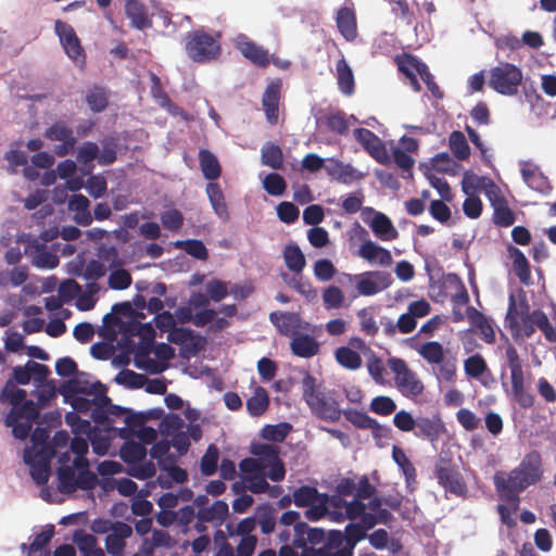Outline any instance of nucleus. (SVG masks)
Here are the masks:
<instances>
[{"mask_svg": "<svg viewBox=\"0 0 556 556\" xmlns=\"http://www.w3.org/2000/svg\"><path fill=\"white\" fill-rule=\"evenodd\" d=\"M268 393L262 387H257L254 391V394L247 401V409L249 414L253 417H258L263 415L268 408Z\"/></svg>", "mask_w": 556, "mask_h": 556, "instance_id": "39", "label": "nucleus"}, {"mask_svg": "<svg viewBox=\"0 0 556 556\" xmlns=\"http://www.w3.org/2000/svg\"><path fill=\"white\" fill-rule=\"evenodd\" d=\"M507 251L509 256L513 258V268L516 276L521 283L529 285L531 280V267L526 255L521 250L514 245H509Z\"/></svg>", "mask_w": 556, "mask_h": 556, "instance_id": "28", "label": "nucleus"}, {"mask_svg": "<svg viewBox=\"0 0 556 556\" xmlns=\"http://www.w3.org/2000/svg\"><path fill=\"white\" fill-rule=\"evenodd\" d=\"M268 464L264 460L247 457L239 463V469L241 472V479L243 482L252 480L255 477L266 472Z\"/></svg>", "mask_w": 556, "mask_h": 556, "instance_id": "40", "label": "nucleus"}, {"mask_svg": "<svg viewBox=\"0 0 556 556\" xmlns=\"http://www.w3.org/2000/svg\"><path fill=\"white\" fill-rule=\"evenodd\" d=\"M327 128L337 135H346L349 131V121L346 114L342 111L329 113L325 118Z\"/></svg>", "mask_w": 556, "mask_h": 556, "instance_id": "56", "label": "nucleus"}, {"mask_svg": "<svg viewBox=\"0 0 556 556\" xmlns=\"http://www.w3.org/2000/svg\"><path fill=\"white\" fill-rule=\"evenodd\" d=\"M354 137L358 143L379 163H387L389 156L381 139L367 128H356Z\"/></svg>", "mask_w": 556, "mask_h": 556, "instance_id": "14", "label": "nucleus"}, {"mask_svg": "<svg viewBox=\"0 0 556 556\" xmlns=\"http://www.w3.org/2000/svg\"><path fill=\"white\" fill-rule=\"evenodd\" d=\"M219 452L215 444H210L200 462V469L203 476H212L218 466Z\"/></svg>", "mask_w": 556, "mask_h": 556, "instance_id": "54", "label": "nucleus"}, {"mask_svg": "<svg viewBox=\"0 0 556 556\" xmlns=\"http://www.w3.org/2000/svg\"><path fill=\"white\" fill-rule=\"evenodd\" d=\"M175 247L182 249L187 254L195 257L197 260L205 261L208 257L206 247L202 241L197 239L176 241Z\"/></svg>", "mask_w": 556, "mask_h": 556, "instance_id": "53", "label": "nucleus"}, {"mask_svg": "<svg viewBox=\"0 0 556 556\" xmlns=\"http://www.w3.org/2000/svg\"><path fill=\"white\" fill-rule=\"evenodd\" d=\"M283 258L289 270L300 274L305 265V256L296 244H288L283 250Z\"/></svg>", "mask_w": 556, "mask_h": 556, "instance_id": "41", "label": "nucleus"}, {"mask_svg": "<svg viewBox=\"0 0 556 556\" xmlns=\"http://www.w3.org/2000/svg\"><path fill=\"white\" fill-rule=\"evenodd\" d=\"M417 353L428 363L434 365L442 363L445 357L443 345L438 341H428L415 348Z\"/></svg>", "mask_w": 556, "mask_h": 556, "instance_id": "35", "label": "nucleus"}, {"mask_svg": "<svg viewBox=\"0 0 556 556\" xmlns=\"http://www.w3.org/2000/svg\"><path fill=\"white\" fill-rule=\"evenodd\" d=\"M358 255L370 263L376 262L381 266H390L392 263L390 251L376 244L371 240L362 243Z\"/></svg>", "mask_w": 556, "mask_h": 556, "instance_id": "23", "label": "nucleus"}, {"mask_svg": "<svg viewBox=\"0 0 556 556\" xmlns=\"http://www.w3.org/2000/svg\"><path fill=\"white\" fill-rule=\"evenodd\" d=\"M434 473L440 485L445 491L451 492L455 495L465 494L467 488L466 484L453 462L448 458H439L435 463Z\"/></svg>", "mask_w": 556, "mask_h": 556, "instance_id": "9", "label": "nucleus"}, {"mask_svg": "<svg viewBox=\"0 0 556 556\" xmlns=\"http://www.w3.org/2000/svg\"><path fill=\"white\" fill-rule=\"evenodd\" d=\"M146 455V447L135 441L126 442L121 448V457L128 465L144 460Z\"/></svg>", "mask_w": 556, "mask_h": 556, "instance_id": "49", "label": "nucleus"}, {"mask_svg": "<svg viewBox=\"0 0 556 556\" xmlns=\"http://www.w3.org/2000/svg\"><path fill=\"white\" fill-rule=\"evenodd\" d=\"M75 542L84 556H105L103 549L98 546L97 539L92 534L83 533L75 538Z\"/></svg>", "mask_w": 556, "mask_h": 556, "instance_id": "55", "label": "nucleus"}, {"mask_svg": "<svg viewBox=\"0 0 556 556\" xmlns=\"http://www.w3.org/2000/svg\"><path fill=\"white\" fill-rule=\"evenodd\" d=\"M374 307H363L357 311L359 330L367 337H375L379 331V325L376 320Z\"/></svg>", "mask_w": 556, "mask_h": 556, "instance_id": "43", "label": "nucleus"}, {"mask_svg": "<svg viewBox=\"0 0 556 556\" xmlns=\"http://www.w3.org/2000/svg\"><path fill=\"white\" fill-rule=\"evenodd\" d=\"M448 147L453 155L459 161H465L470 155V147L465 135L459 130L451 132L448 137Z\"/></svg>", "mask_w": 556, "mask_h": 556, "instance_id": "44", "label": "nucleus"}, {"mask_svg": "<svg viewBox=\"0 0 556 556\" xmlns=\"http://www.w3.org/2000/svg\"><path fill=\"white\" fill-rule=\"evenodd\" d=\"M105 389H102L99 394L94 395V408L91 413V418L97 424H104L109 419L108 405L111 399L105 394Z\"/></svg>", "mask_w": 556, "mask_h": 556, "instance_id": "57", "label": "nucleus"}, {"mask_svg": "<svg viewBox=\"0 0 556 556\" xmlns=\"http://www.w3.org/2000/svg\"><path fill=\"white\" fill-rule=\"evenodd\" d=\"M33 264L39 268H54L59 265V257L43 244H37Z\"/></svg>", "mask_w": 556, "mask_h": 556, "instance_id": "58", "label": "nucleus"}, {"mask_svg": "<svg viewBox=\"0 0 556 556\" xmlns=\"http://www.w3.org/2000/svg\"><path fill=\"white\" fill-rule=\"evenodd\" d=\"M270 323L276 327L277 331L286 337H294L301 329H306L308 324L303 326L301 316L298 313L290 312H271L269 314Z\"/></svg>", "mask_w": 556, "mask_h": 556, "instance_id": "16", "label": "nucleus"}, {"mask_svg": "<svg viewBox=\"0 0 556 556\" xmlns=\"http://www.w3.org/2000/svg\"><path fill=\"white\" fill-rule=\"evenodd\" d=\"M295 533L298 538L294 540V544L298 547L307 548L306 542L312 544V547L315 545L321 544L326 542L327 535L326 532L320 528H309L305 522H299L295 525Z\"/></svg>", "mask_w": 556, "mask_h": 556, "instance_id": "21", "label": "nucleus"}, {"mask_svg": "<svg viewBox=\"0 0 556 556\" xmlns=\"http://www.w3.org/2000/svg\"><path fill=\"white\" fill-rule=\"evenodd\" d=\"M86 102L92 112H103L109 104V94L106 89L97 85L92 86L86 92Z\"/></svg>", "mask_w": 556, "mask_h": 556, "instance_id": "36", "label": "nucleus"}, {"mask_svg": "<svg viewBox=\"0 0 556 556\" xmlns=\"http://www.w3.org/2000/svg\"><path fill=\"white\" fill-rule=\"evenodd\" d=\"M511 390L515 401L522 408H530L534 403V397L525 388V378L511 380Z\"/></svg>", "mask_w": 556, "mask_h": 556, "instance_id": "59", "label": "nucleus"}, {"mask_svg": "<svg viewBox=\"0 0 556 556\" xmlns=\"http://www.w3.org/2000/svg\"><path fill=\"white\" fill-rule=\"evenodd\" d=\"M323 494L315 486L302 485L293 492V503L298 507H307L314 504Z\"/></svg>", "mask_w": 556, "mask_h": 556, "instance_id": "52", "label": "nucleus"}, {"mask_svg": "<svg viewBox=\"0 0 556 556\" xmlns=\"http://www.w3.org/2000/svg\"><path fill=\"white\" fill-rule=\"evenodd\" d=\"M132 533V529L129 525L115 521L111 525V532L105 538V548L112 556H122L125 548V540Z\"/></svg>", "mask_w": 556, "mask_h": 556, "instance_id": "18", "label": "nucleus"}, {"mask_svg": "<svg viewBox=\"0 0 556 556\" xmlns=\"http://www.w3.org/2000/svg\"><path fill=\"white\" fill-rule=\"evenodd\" d=\"M105 389L100 381L90 383L88 375L86 372H78L67 381L63 382L60 392L64 396H74L76 394H98V390Z\"/></svg>", "mask_w": 556, "mask_h": 556, "instance_id": "15", "label": "nucleus"}, {"mask_svg": "<svg viewBox=\"0 0 556 556\" xmlns=\"http://www.w3.org/2000/svg\"><path fill=\"white\" fill-rule=\"evenodd\" d=\"M185 50L193 62H211L220 54V43L204 30H193L186 35Z\"/></svg>", "mask_w": 556, "mask_h": 556, "instance_id": "4", "label": "nucleus"}, {"mask_svg": "<svg viewBox=\"0 0 556 556\" xmlns=\"http://www.w3.org/2000/svg\"><path fill=\"white\" fill-rule=\"evenodd\" d=\"M370 212L374 213L369 223L372 232L383 241L395 240L399 237V231L394 228L391 219L381 212H375L371 208Z\"/></svg>", "mask_w": 556, "mask_h": 556, "instance_id": "24", "label": "nucleus"}, {"mask_svg": "<svg viewBox=\"0 0 556 556\" xmlns=\"http://www.w3.org/2000/svg\"><path fill=\"white\" fill-rule=\"evenodd\" d=\"M262 164L273 169H280L283 164V154L279 146L268 141L262 148Z\"/></svg>", "mask_w": 556, "mask_h": 556, "instance_id": "42", "label": "nucleus"}, {"mask_svg": "<svg viewBox=\"0 0 556 556\" xmlns=\"http://www.w3.org/2000/svg\"><path fill=\"white\" fill-rule=\"evenodd\" d=\"M263 188L268 194L280 197L287 189V182L280 174L270 173L265 176L263 180Z\"/></svg>", "mask_w": 556, "mask_h": 556, "instance_id": "60", "label": "nucleus"}, {"mask_svg": "<svg viewBox=\"0 0 556 556\" xmlns=\"http://www.w3.org/2000/svg\"><path fill=\"white\" fill-rule=\"evenodd\" d=\"M342 415L358 429H380V424L376 419L355 408L343 409Z\"/></svg>", "mask_w": 556, "mask_h": 556, "instance_id": "37", "label": "nucleus"}, {"mask_svg": "<svg viewBox=\"0 0 556 556\" xmlns=\"http://www.w3.org/2000/svg\"><path fill=\"white\" fill-rule=\"evenodd\" d=\"M237 47L244 58L257 66L266 67L270 62L268 51L251 40L242 39Z\"/></svg>", "mask_w": 556, "mask_h": 556, "instance_id": "25", "label": "nucleus"}, {"mask_svg": "<svg viewBox=\"0 0 556 556\" xmlns=\"http://www.w3.org/2000/svg\"><path fill=\"white\" fill-rule=\"evenodd\" d=\"M56 451L49 445H43L40 451H24V462L30 466V476L38 485H43L50 477V459Z\"/></svg>", "mask_w": 556, "mask_h": 556, "instance_id": "8", "label": "nucleus"}, {"mask_svg": "<svg viewBox=\"0 0 556 556\" xmlns=\"http://www.w3.org/2000/svg\"><path fill=\"white\" fill-rule=\"evenodd\" d=\"M126 16L131 21V26L137 29H146L152 26L146 7L137 0H127L125 3Z\"/></svg>", "mask_w": 556, "mask_h": 556, "instance_id": "27", "label": "nucleus"}, {"mask_svg": "<svg viewBox=\"0 0 556 556\" xmlns=\"http://www.w3.org/2000/svg\"><path fill=\"white\" fill-rule=\"evenodd\" d=\"M342 277L350 283H355L358 295H375L389 288L392 282L391 275L384 271H365L362 274H342Z\"/></svg>", "mask_w": 556, "mask_h": 556, "instance_id": "6", "label": "nucleus"}, {"mask_svg": "<svg viewBox=\"0 0 556 556\" xmlns=\"http://www.w3.org/2000/svg\"><path fill=\"white\" fill-rule=\"evenodd\" d=\"M45 137L51 141L61 142L54 148V153L60 157L72 153L77 142L73 129L62 121H58L48 127Z\"/></svg>", "mask_w": 556, "mask_h": 556, "instance_id": "11", "label": "nucleus"}, {"mask_svg": "<svg viewBox=\"0 0 556 556\" xmlns=\"http://www.w3.org/2000/svg\"><path fill=\"white\" fill-rule=\"evenodd\" d=\"M369 409L380 416H389L396 410V403L387 395L374 397L369 404Z\"/></svg>", "mask_w": 556, "mask_h": 556, "instance_id": "64", "label": "nucleus"}, {"mask_svg": "<svg viewBox=\"0 0 556 556\" xmlns=\"http://www.w3.org/2000/svg\"><path fill=\"white\" fill-rule=\"evenodd\" d=\"M464 369L468 377L479 378L488 370V365L482 355L475 354L465 359Z\"/></svg>", "mask_w": 556, "mask_h": 556, "instance_id": "63", "label": "nucleus"}, {"mask_svg": "<svg viewBox=\"0 0 556 556\" xmlns=\"http://www.w3.org/2000/svg\"><path fill=\"white\" fill-rule=\"evenodd\" d=\"M434 366V374L439 381H455L457 374V364L455 357H444L442 363H437Z\"/></svg>", "mask_w": 556, "mask_h": 556, "instance_id": "51", "label": "nucleus"}, {"mask_svg": "<svg viewBox=\"0 0 556 556\" xmlns=\"http://www.w3.org/2000/svg\"><path fill=\"white\" fill-rule=\"evenodd\" d=\"M254 518L263 534L274 532L277 521V511L273 506L268 504L258 506L255 510Z\"/></svg>", "mask_w": 556, "mask_h": 556, "instance_id": "32", "label": "nucleus"}, {"mask_svg": "<svg viewBox=\"0 0 556 556\" xmlns=\"http://www.w3.org/2000/svg\"><path fill=\"white\" fill-rule=\"evenodd\" d=\"M446 431L444 421L437 415L431 418L418 417L416 418V427L414 435L421 440L435 442Z\"/></svg>", "mask_w": 556, "mask_h": 556, "instance_id": "17", "label": "nucleus"}, {"mask_svg": "<svg viewBox=\"0 0 556 556\" xmlns=\"http://www.w3.org/2000/svg\"><path fill=\"white\" fill-rule=\"evenodd\" d=\"M336 70L340 91L346 96H351L355 87L354 75L344 58L337 62Z\"/></svg>", "mask_w": 556, "mask_h": 556, "instance_id": "34", "label": "nucleus"}, {"mask_svg": "<svg viewBox=\"0 0 556 556\" xmlns=\"http://www.w3.org/2000/svg\"><path fill=\"white\" fill-rule=\"evenodd\" d=\"M532 320L534 325L543 332L545 339L548 342H556V330L543 311L534 309L532 312Z\"/></svg>", "mask_w": 556, "mask_h": 556, "instance_id": "61", "label": "nucleus"}, {"mask_svg": "<svg viewBox=\"0 0 556 556\" xmlns=\"http://www.w3.org/2000/svg\"><path fill=\"white\" fill-rule=\"evenodd\" d=\"M205 191L214 213L224 222L229 220L230 215L228 206L219 184L214 181L208 182L206 185Z\"/></svg>", "mask_w": 556, "mask_h": 556, "instance_id": "26", "label": "nucleus"}, {"mask_svg": "<svg viewBox=\"0 0 556 556\" xmlns=\"http://www.w3.org/2000/svg\"><path fill=\"white\" fill-rule=\"evenodd\" d=\"M28 278V271L25 266H17L10 270H0V288L9 286L18 287Z\"/></svg>", "mask_w": 556, "mask_h": 556, "instance_id": "45", "label": "nucleus"}, {"mask_svg": "<svg viewBox=\"0 0 556 556\" xmlns=\"http://www.w3.org/2000/svg\"><path fill=\"white\" fill-rule=\"evenodd\" d=\"M302 390L303 399L315 416L332 422L340 420L342 409H340L338 401L317 391L316 379L312 375L306 374L302 379Z\"/></svg>", "mask_w": 556, "mask_h": 556, "instance_id": "2", "label": "nucleus"}, {"mask_svg": "<svg viewBox=\"0 0 556 556\" xmlns=\"http://www.w3.org/2000/svg\"><path fill=\"white\" fill-rule=\"evenodd\" d=\"M197 516L203 522L222 523L228 516V505L224 501H216L210 507L200 508Z\"/></svg>", "mask_w": 556, "mask_h": 556, "instance_id": "33", "label": "nucleus"}, {"mask_svg": "<svg viewBox=\"0 0 556 556\" xmlns=\"http://www.w3.org/2000/svg\"><path fill=\"white\" fill-rule=\"evenodd\" d=\"M392 458L395 464L401 468L402 472L405 476V480L407 483L416 481V468L407 458L405 452L397 445H393L392 447Z\"/></svg>", "mask_w": 556, "mask_h": 556, "instance_id": "46", "label": "nucleus"}, {"mask_svg": "<svg viewBox=\"0 0 556 556\" xmlns=\"http://www.w3.org/2000/svg\"><path fill=\"white\" fill-rule=\"evenodd\" d=\"M389 368L395 374V386L405 396H418L424 392V384L412 371L404 359L391 357L388 359Z\"/></svg>", "mask_w": 556, "mask_h": 556, "instance_id": "7", "label": "nucleus"}, {"mask_svg": "<svg viewBox=\"0 0 556 556\" xmlns=\"http://www.w3.org/2000/svg\"><path fill=\"white\" fill-rule=\"evenodd\" d=\"M114 381L117 384L125 386L129 389H140L144 387L148 378L147 376L138 374L131 369H123L116 375Z\"/></svg>", "mask_w": 556, "mask_h": 556, "instance_id": "50", "label": "nucleus"}, {"mask_svg": "<svg viewBox=\"0 0 556 556\" xmlns=\"http://www.w3.org/2000/svg\"><path fill=\"white\" fill-rule=\"evenodd\" d=\"M336 23L338 30L348 41H353L357 37V23L355 12L342 7L338 10Z\"/></svg>", "mask_w": 556, "mask_h": 556, "instance_id": "22", "label": "nucleus"}, {"mask_svg": "<svg viewBox=\"0 0 556 556\" xmlns=\"http://www.w3.org/2000/svg\"><path fill=\"white\" fill-rule=\"evenodd\" d=\"M73 466L78 470L76 477L77 489L85 491L93 489L98 479L97 476L88 469V460L86 458H75Z\"/></svg>", "mask_w": 556, "mask_h": 556, "instance_id": "31", "label": "nucleus"}, {"mask_svg": "<svg viewBox=\"0 0 556 556\" xmlns=\"http://www.w3.org/2000/svg\"><path fill=\"white\" fill-rule=\"evenodd\" d=\"M54 31L66 55L75 63L84 65L86 63V53L75 29L70 24L56 20L54 22Z\"/></svg>", "mask_w": 556, "mask_h": 556, "instance_id": "10", "label": "nucleus"}, {"mask_svg": "<svg viewBox=\"0 0 556 556\" xmlns=\"http://www.w3.org/2000/svg\"><path fill=\"white\" fill-rule=\"evenodd\" d=\"M325 170L331 178L345 185H350L364 178V174L358 172L351 164H344L336 159H329L327 161Z\"/></svg>", "mask_w": 556, "mask_h": 556, "instance_id": "19", "label": "nucleus"}, {"mask_svg": "<svg viewBox=\"0 0 556 556\" xmlns=\"http://www.w3.org/2000/svg\"><path fill=\"white\" fill-rule=\"evenodd\" d=\"M336 361L350 370L358 369L362 366V357L354 350L348 346H340L334 352Z\"/></svg>", "mask_w": 556, "mask_h": 556, "instance_id": "47", "label": "nucleus"}, {"mask_svg": "<svg viewBox=\"0 0 556 556\" xmlns=\"http://www.w3.org/2000/svg\"><path fill=\"white\" fill-rule=\"evenodd\" d=\"M317 340L306 333H296L290 342V350L293 355L302 358H311L319 353Z\"/></svg>", "mask_w": 556, "mask_h": 556, "instance_id": "20", "label": "nucleus"}, {"mask_svg": "<svg viewBox=\"0 0 556 556\" xmlns=\"http://www.w3.org/2000/svg\"><path fill=\"white\" fill-rule=\"evenodd\" d=\"M514 212L509 208L507 202L503 199L494 207L493 222L500 227H509L515 223Z\"/></svg>", "mask_w": 556, "mask_h": 556, "instance_id": "62", "label": "nucleus"}, {"mask_svg": "<svg viewBox=\"0 0 556 556\" xmlns=\"http://www.w3.org/2000/svg\"><path fill=\"white\" fill-rule=\"evenodd\" d=\"M26 391L17 388L11 379L5 382L0 393V402L12 405V408L5 416V424H12L21 419L33 422L39 417L37 405L34 401L26 400Z\"/></svg>", "mask_w": 556, "mask_h": 556, "instance_id": "3", "label": "nucleus"}, {"mask_svg": "<svg viewBox=\"0 0 556 556\" xmlns=\"http://www.w3.org/2000/svg\"><path fill=\"white\" fill-rule=\"evenodd\" d=\"M543 472L542 456L539 451L533 450L527 453L518 466L510 471H496L493 483L500 498L516 511L519 507L520 493L539 483Z\"/></svg>", "mask_w": 556, "mask_h": 556, "instance_id": "1", "label": "nucleus"}, {"mask_svg": "<svg viewBox=\"0 0 556 556\" xmlns=\"http://www.w3.org/2000/svg\"><path fill=\"white\" fill-rule=\"evenodd\" d=\"M394 62L399 71L409 80L412 89L415 92H419L421 86L417 79V75H420V73L425 71L427 64L421 62L417 56L406 52L396 55Z\"/></svg>", "mask_w": 556, "mask_h": 556, "instance_id": "13", "label": "nucleus"}, {"mask_svg": "<svg viewBox=\"0 0 556 556\" xmlns=\"http://www.w3.org/2000/svg\"><path fill=\"white\" fill-rule=\"evenodd\" d=\"M281 98L282 80L280 78L273 79L268 83L262 96V109L267 123L271 126L278 124Z\"/></svg>", "mask_w": 556, "mask_h": 556, "instance_id": "12", "label": "nucleus"}, {"mask_svg": "<svg viewBox=\"0 0 556 556\" xmlns=\"http://www.w3.org/2000/svg\"><path fill=\"white\" fill-rule=\"evenodd\" d=\"M521 81V70L511 63H500L490 71L489 86L503 96L516 94Z\"/></svg>", "mask_w": 556, "mask_h": 556, "instance_id": "5", "label": "nucleus"}, {"mask_svg": "<svg viewBox=\"0 0 556 556\" xmlns=\"http://www.w3.org/2000/svg\"><path fill=\"white\" fill-rule=\"evenodd\" d=\"M53 535L54 526L49 525L34 538L33 542L29 545L23 543L21 545V549L26 556H34L37 552H40L45 546H47L50 543Z\"/></svg>", "mask_w": 556, "mask_h": 556, "instance_id": "38", "label": "nucleus"}, {"mask_svg": "<svg viewBox=\"0 0 556 556\" xmlns=\"http://www.w3.org/2000/svg\"><path fill=\"white\" fill-rule=\"evenodd\" d=\"M199 163L203 176L208 180L217 179L222 174V167L217 157L207 149L199 151Z\"/></svg>", "mask_w": 556, "mask_h": 556, "instance_id": "30", "label": "nucleus"}, {"mask_svg": "<svg viewBox=\"0 0 556 556\" xmlns=\"http://www.w3.org/2000/svg\"><path fill=\"white\" fill-rule=\"evenodd\" d=\"M363 522L361 523H349L344 530V538H346V547L342 549L338 556H353L355 545L365 539L366 530H369Z\"/></svg>", "mask_w": 556, "mask_h": 556, "instance_id": "29", "label": "nucleus"}, {"mask_svg": "<svg viewBox=\"0 0 556 556\" xmlns=\"http://www.w3.org/2000/svg\"><path fill=\"white\" fill-rule=\"evenodd\" d=\"M59 491L64 494H71L77 490L76 475L74 466H61L58 469Z\"/></svg>", "mask_w": 556, "mask_h": 556, "instance_id": "48", "label": "nucleus"}]
</instances>
